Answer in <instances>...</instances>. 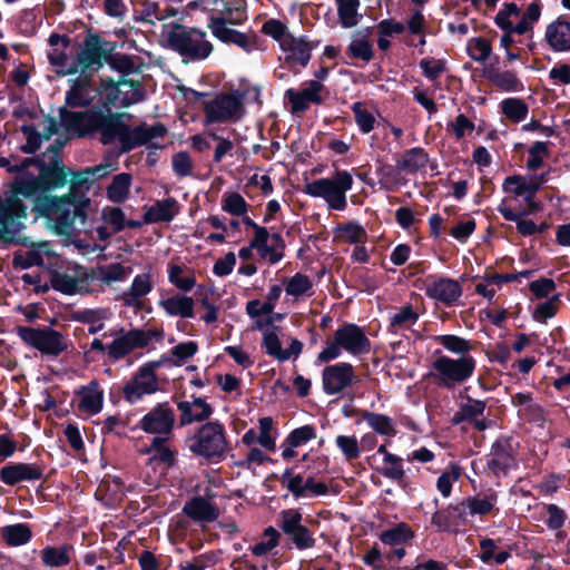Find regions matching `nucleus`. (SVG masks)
<instances>
[{
    "mask_svg": "<svg viewBox=\"0 0 570 570\" xmlns=\"http://www.w3.org/2000/svg\"><path fill=\"white\" fill-rule=\"evenodd\" d=\"M312 286L309 278L302 274H296L293 276L287 286L286 293L288 295L298 296L307 292Z\"/></svg>",
    "mask_w": 570,
    "mask_h": 570,
    "instance_id": "obj_60",
    "label": "nucleus"
},
{
    "mask_svg": "<svg viewBox=\"0 0 570 570\" xmlns=\"http://www.w3.org/2000/svg\"><path fill=\"white\" fill-rule=\"evenodd\" d=\"M323 89V85L317 80L309 81L308 86L299 91L288 89L286 97L292 104L293 112H301L308 108L311 102L321 104L322 98L320 91Z\"/></svg>",
    "mask_w": 570,
    "mask_h": 570,
    "instance_id": "obj_21",
    "label": "nucleus"
},
{
    "mask_svg": "<svg viewBox=\"0 0 570 570\" xmlns=\"http://www.w3.org/2000/svg\"><path fill=\"white\" fill-rule=\"evenodd\" d=\"M513 445L509 439H499L492 446V459L488 461L489 469L497 475L505 474L513 465Z\"/></svg>",
    "mask_w": 570,
    "mask_h": 570,
    "instance_id": "obj_22",
    "label": "nucleus"
},
{
    "mask_svg": "<svg viewBox=\"0 0 570 570\" xmlns=\"http://www.w3.org/2000/svg\"><path fill=\"white\" fill-rule=\"evenodd\" d=\"M352 184V176L347 171H336L333 179L322 178L308 183L306 191L314 197H323L332 208L342 210L346 206L345 193Z\"/></svg>",
    "mask_w": 570,
    "mask_h": 570,
    "instance_id": "obj_6",
    "label": "nucleus"
},
{
    "mask_svg": "<svg viewBox=\"0 0 570 570\" xmlns=\"http://www.w3.org/2000/svg\"><path fill=\"white\" fill-rule=\"evenodd\" d=\"M501 108L505 117L514 122L521 121L528 114V106L518 98L504 99L501 104Z\"/></svg>",
    "mask_w": 570,
    "mask_h": 570,
    "instance_id": "obj_46",
    "label": "nucleus"
},
{
    "mask_svg": "<svg viewBox=\"0 0 570 570\" xmlns=\"http://www.w3.org/2000/svg\"><path fill=\"white\" fill-rule=\"evenodd\" d=\"M546 38L549 45L558 51L570 49V22L556 21L548 26Z\"/></svg>",
    "mask_w": 570,
    "mask_h": 570,
    "instance_id": "obj_30",
    "label": "nucleus"
},
{
    "mask_svg": "<svg viewBox=\"0 0 570 570\" xmlns=\"http://www.w3.org/2000/svg\"><path fill=\"white\" fill-rule=\"evenodd\" d=\"M264 537L267 538L266 541L258 542L252 548L255 556H264L278 544L279 532L275 528L268 527L264 531Z\"/></svg>",
    "mask_w": 570,
    "mask_h": 570,
    "instance_id": "obj_52",
    "label": "nucleus"
},
{
    "mask_svg": "<svg viewBox=\"0 0 570 570\" xmlns=\"http://www.w3.org/2000/svg\"><path fill=\"white\" fill-rule=\"evenodd\" d=\"M151 291V283L149 275L140 274L137 275L132 282V285L128 292L122 294V301L125 305L132 306L136 308L141 307L140 298L147 295Z\"/></svg>",
    "mask_w": 570,
    "mask_h": 570,
    "instance_id": "obj_32",
    "label": "nucleus"
},
{
    "mask_svg": "<svg viewBox=\"0 0 570 570\" xmlns=\"http://www.w3.org/2000/svg\"><path fill=\"white\" fill-rule=\"evenodd\" d=\"M189 449L205 458L222 455L227 446L224 429L216 422L203 425L198 433L190 439Z\"/></svg>",
    "mask_w": 570,
    "mask_h": 570,
    "instance_id": "obj_7",
    "label": "nucleus"
},
{
    "mask_svg": "<svg viewBox=\"0 0 570 570\" xmlns=\"http://www.w3.org/2000/svg\"><path fill=\"white\" fill-rule=\"evenodd\" d=\"M335 342L352 354H362L370 351V341L361 328L355 325H345L334 335Z\"/></svg>",
    "mask_w": 570,
    "mask_h": 570,
    "instance_id": "obj_17",
    "label": "nucleus"
},
{
    "mask_svg": "<svg viewBox=\"0 0 570 570\" xmlns=\"http://www.w3.org/2000/svg\"><path fill=\"white\" fill-rule=\"evenodd\" d=\"M426 294L431 298L449 304L461 295V286L456 281L440 278L428 285Z\"/></svg>",
    "mask_w": 570,
    "mask_h": 570,
    "instance_id": "obj_26",
    "label": "nucleus"
},
{
    "mask_svg": "<svg viewBox=\"0 0 570 570\" xmlns=\"http://www.w3.org/2000/svg\"><path fill=\"white\" fill-rule=\"evenodd\" d=\"M39 158H24L19 163L11 195L0 202V234L19 233L23 227L22 218H27L28 207L22 197H33L41 191V178L38 171Z\"/></svg>",
    "mask_w": 570,
    "mask_h": 570,
    "instance_id": "obj_2",
    "label": "nucleus"
},
{
    "mask_svg": "<svg viewBox=\"0 0 570 570\" xmlns=\"http://www.w3.org/2000/svg\"><path fill=\"white\" fill-rule=\"evenodd\" d=\"M438 341L449 351L462 354V356L471 350L466 340L455 335H442L438 337Z\"/></svg>",
    "mask_w": 570,
    "mask_h": 570,
    "instance_id": "obj_54",
    "label": "nucleus"
},
{
    "mask_svg": "<svg viewBox=\"0 0 570 570\" xmlns=\"http://www.w3.org/2000/svg\"><path fill=\"white\" fill-rule=\"evenodd\" d=\"M244 95L239 92L220 94L205 104V114L208 122L228 121L238 119L243 114Z\"/></svg>",
    "mask_w": 570,
    "mask_h": 570,
    "instance_id": "obj_9",
    "label": "nucleus"
},
{
    "mask_svg": "<svg viewBox=\"0 0 570 570\" xmlns=\"http://www.w3.org/2000/svg\"><path fill=\"white\" fill-rule=\"evenodd\" d=\"M269 242L265 245V248L263 247L259 250V254L263 258L275 264L283 257L285 245L279 234H273Z\"/></svg>",
    "mask_w": 570,
    "mask_h": 570,
    "instance_id": "obj_47",
    "label": "nucleus"
},
{
    "mask_svg": "<svg viewBox=\"0 0 570 570\" xmlns=\"http://www.w3.org/2000/svg\"><path fill=\"white\" fill-rule=\"evenodd\" d=\"M468 522V512L465 508L459 503L448 510L438 511L432 517V523L440 530H450Z\"/></svg>",
    "mask_w": 570,
    "mask_h": 570,
    "instance_id": "obj_28",
    "label": "nucleus"
},
{
    "mask_svg": "<svg viewBox=\"0 0 570 570\" xmlns=\"http://www.w3.org/2000/svg\"><path fill=\"white\" fill-rule=\"evenodd\" d=\"M90 205L91 199L86 195H77L69 190L66 195L60 196L59 206L56 208L52 217L57 234L70 235L77 219L83 225Z\"/></svg>",
    "mask_w": 570,
    "mask_h": 570,
    "instance_id": "obj_5",
    "label": "nucleus"
},
{
    "mask_svg": "<svg viewBox=\"0 0 570 570\" xmlns=\"http://www.w3.org/2000/svg\"><path fill=\"white\" fill-rule=\"evenodd\" d=\"M178 204L174 198L158 200L145 213L144 222H169L178 213Z\"/></svg>",
    "mask_w": 570,
    "mask_h": 570,
    "instance_id": "obj_31",
    "label": "nucleus"
},
{
    "mask_svg": "<svg viewBox=\"0 0 570 570\" xmlns=\"http://www.w3.org/2000/svg\"><path fill=\"white\" fill-rule=\"evenodd\" d=\"M462 507L465 508L468 515L485 514L489 513L493 505L487 499L469 498L461 502Z\"/></svg>",
    "mask_w": 570,
    "mask_h": 570,
    "instance_id": "obj_56",
    "label": "nucleus"
},
{
    "mask_svg": "<svg viewBox=\"0 0 570 570\" xmlns=\"http://www.w3.org/2000/svg\"><path fill=\"white\" fill-rule=\"evenodd\" d=\"M80 402L78 409L81 412H86L88 414H96L102 407V392L98 389V384L96 382L90 383L89 386L83 387L80 392Z\"/></svg>",
    "mask_w": 570,
    "mask_h": 570,
    "instance_id": "obj_33",
    "label": "nucleus"
},
{
    "mask_svg": "<svg viewBox=\"0 0 570 570\" xmlns=\"http://www.w3.org/2000/svg\"><path fill=\"white\" fill-rule=\"evenodd\" d=\"M487 77L494 86L505 91L517 89L520 83L515 73L508 70L502 71L500 69L491 68L487 70Z\"/></svg>",
    "mask_w": 570,
    "mask_h": 570,
    "instance_id": "obj_43",
    "label": "nucleus"
},
{
    "mask_svg": "<svg viewBox=\"0 0 570 570\" xmlns=\"http://www.w3.org/2000/svg\"><path fill=\"white\" fill-rule=\"evenodd\" d=\"M29 198L32 200L31 210L35 213L36 218L48 217L52 219L55 210L60 203L59 196L47 195L43 194V191H39L36 196Z\"/></svg>",
    "mask_w": 570,
    "mask_h": 570,
    "instance_id": "obj_34",
    "label": "nucleus"
},
{
    "mask_svg": "<svg viewBox=\"0 0 570 570\" xmlns=\"http://www.w3.org/2000/svg\"><path fill=\"white\" fill-rule=\"evenodd\" d=\"M175 423L174 411L167 404H158L140 421V428L153 434H168Z\"/></svg>",
    "mask_w": 570,
    "mask_h": 570,
    "instance_id": "obj_15",
    "label": "nucleus"
},
{
    "mask_svg": "<svg viewBox=\"0 0 570 570\" xmlns=\"http://www.w3.org/2000/svg\"><path fill=\"white\" fill-rule=\"evenodd\" d=\"M311 49L312 47L306 41L296 39L293 36L286 37L285 40H283V50L291 52L287 59L297 61L302 66L307 65L311 58Z\"/></svg>",
    "mask_w": 570,
    "mask_h": 570,
    "instance_id": "obj_36",
    "label": "nucleus"
},
{
    "mask_svg": "<svg viewBox=\"0 0 570 570\" xmlns=\"http://www.w3.org/2000/svg\"><path fill=\"white\" fill-rule=\"evenodd\" d=\"M96 97V90L90 86L88 78H78L72 81L70 90L66 95V109L86 108Z\"/></svg>",
    "mask_w": 570,
    "mask_h": 570,
    "instance_id": "obj_23",
    "label": "nucleus"
},
{
    "mask_svg": "<svg viewBox=\"0 0 570 570\" xmlns=\"http://www.w3.org/2000/svg\"><path fill=\"white\" fill-rule=\"evenodd\" d=\"M340 22L344 28H353L358 23L360 0H335Z\"/></svg>",
    "mask_w": 570,
    "mask_h": 570,
    "instance_id": "obj_40",
    "label": "nucleus"
},
{
    "mask_svg": "<svg viewBox=\"0 0 570 570\" xmlns=\"http://www.w3.org/2000/svg\"><path fill=\"white\" fill-rule=\"evenodd\" d=\"M157 379L150 367H141L135 377L124 387V394L127 401L136 402L145 394L156 392Z\"/></svg>",
    "mask_w": 570,
    "mask_h": 570,
    "instance_id": "obj_16",
    "label": "nucleus"
},
{
    "mask_svg": "<svg viewBox=\"0 0 570 570\" xmlns=\"http://www.w3.org/2000/svg\"><path fill=\"white\" fill-rule=\"evenodd\" d=\"M336 444L344 453L347 460H354L360 455V448L356 438L338 435L336 438Z\"/></svg>",
    "mask_w": 570,
    "mask_h": 570,
    "instance_id": "obj_58",
    "label": "nucleus"
},
{
    "mask_svg": "<svg viewBox=\"0 0 570 570\" xmlns=\"http://www.w3.org/2000/svg\"><path fill=\"white\" fill-rule=\"evenodd\" d=\"M355 120L364 132H370L375 122V118L371 112L365 110L361 104H355L353 107Z\"/></svg>",
    "mask_w": 570,
    "mask_h": 570,
    "instance_id": "obj_63",
    "label": "nucleus"
},
{
    "mask_svg": "<svg viewBox=\"0 0 570 570\" xmlns=\"http://www.w3.org/2000/svg\"><path fill=\"white\" fill-rule=\"evenodd\" d=\"M176 10L170 7H160L159 3L146 1L139 11L142 21L155 24L169 16H175Z\"/></svg>",
    "mask_w": 570,
    "mask_h": 570,
    "instance_id": "obj_41",
    "label": "nucleus"
},
{
    "mask_svg": "<svg viewBox=\"0 0 570 570\" xmlns=\"http://www.w3.org/2000/svg\"><path fill=\"white\" fill-rule=\"evenodd\" d=\"M429 161L428 155L421 148H413L404 153L396 163V169L404 173H415Z\"/></svg>",
    "mask_w": 570,
    "mask_h": 570,
    "instance_id": "obj_35",
    "label": "nucleus"
},
{
    "mask_svg": "<svg viewBox=\"0 0 570 570\" xmlns=\"http://www.w3.org/2000/svg\"><path fill=\"white\" fill-rule=\"evenodd\" d=\"M164 38L168 47L177 51L184 60H203L213 51L206 32L184 24H169L164 31Z\"/></svg>",
    "mask_w": 570,
    "mask_h": 570,
    "instance_id": "obj_3",
    "label": "nucleus"
},
{
    "mask_svg": "<svg viewBox=\"0 0 570 570\" xmlns=\"http://www.w3.org/2000/svg\"><path fill=\"white\" fill-rule=\"evenodd\" d=\"M104 55L105 51L101 48L100 38L95 35L87 36L77 53L78 71L85 72L90 68H100Z\"/></svg>",
    "mask_w": 570,
    "mask_h": 570,
    "instance_id": "obj_18",
    "label": "nucleus"
},
{
    "mask_svg": "<svg viewBox=\"0 0 570 570\" xmlns=\"http://www.w3.org/2000/svg\"><path fill=\"white\" fill-rule=\"evenodd\" d=\"M1 480L7 484H16L21 481L39 480L42 476L41 469L35 464L18 463L1 469Z\"/></svg>",
    "mask_w": 570,
    "mask_h": 570,
    "instance_id": "obj_25",
    "label": "nucleus"
},
{
    "mask_svg": "<svg viewBox=\"0 0 570 570\" xmlns=\"http://www.w3.org/2000/svg\"><path fill=\"white\" fill-rule=\"evenodd\" d=\"M112 170H115V167L107 161L71 173L69 190L77 195H85L95 181L107 177Z\"/></svg>",
    "mask_w": 570,
    "mask_h": 570,
    "instance_id": "obj_14",
    "label": "nucleus"
},
{
    "mask_svg": "<svg viewBox=\"0 0 570 570\" xmlns=\"http://www.w3.org/2000/svg\"><path fill=\"white\" fill-rule=\"evenodd\" d=\"M1 535L9 546H21L30 540L31 530L23 523L7 525L1 529Z\"/></svg>",
    "mask_w": 570,
    "mask_h": 570,
    "instance_id": "obj_42",
    "label": "nucleus"
},
{
    "mask_svg": "<svg viewBox=\"0 0 570 570\" xmlns=\"http://www.w3.org/2000/svg\"><path fill=\"white\" fill-rule=\"evenodd\" d=\"M59 115L62 125L69 130L77 132L81 137L98 132L100 134L99 140L104 145L118 140L122 151H129L149 144L154 139L164 137L167 132L161 124L153 126L141 124L130 128L125 122V118H130L128 114H105L98 110L71 111L60 108Z\"/></svg>",
    "mask_w": 570,
    "mask_h": 570,
    "instance_id": "obj_1",
    "label": "nucleus"
},
{
    "mask_svg": "<svg viewBox=\"0 0 570 570\" xmlns=\"http://www.w3.org/2000/svg\"><path fill=\"white\" fill-rule=\"evenodd\" d=\"M184 513L196 521L212 522L218 518V509L203 497H196L187 502Z\"/></svg>",
    "mask_w": 570,
    "mask_h": 570,
    "instance_id": "obj_27",
    "label": "nucleus"
},
{
    "mask_svg": "<svg viewBox=\"0 0 570 570\" xmlns=\"http://www.w3.org/2000/svg\"><path fill=\"white\" fill-rule=\"evenodd\" d=\"M178 410L181 412L180 423L183 425L194 421H204L212 414L210 405L199 397L193 402H179Z\"/></svg>",
    "mask_w": 570,
    "mask_h": 570,
    "instance_id": "obj_29",
    "label": "nucleus"
},
{
    "mask_svg": "<svg viewBox=\"0 0 570 570\" xmlns=\"http://www.w3.org/2000/svg\"><path fill=\"white\" fill-rule=\"evenodd\" d=\"M131 185V176L122 173L112 178L111 184L107 187V196L112 203H122L128 198L129 187Z\"/></svg>",
    "mask_w": 570,
    "mask_h": 570,
    "instance_id": "obj_38",
    "label": "nucleus"
},
{
    "mask_svg": "<svg viewBox=\"0 0 570 570\" xmlns=\"http://www.w3.org/2000/svg\"><path fill=\"white\" fill-rule=\"evenodd\" d=\"M48 59L50 63L56 68L58 76L73 75L78 72V65L76 59H71L65 49H52L48 53Z\"/></svg>",
    "mask_w": 570,
    "mask_h": 570,
    "instance_id": "obj_37",
    "label": "nucleus"
},
{
    "mask_svg": "<svg viewBox=\"0 0 570 570\" xmlns=\"http://www.w3.org/2000/svg\"><path fill=\"white\" fill-rule=\"evenodd\" d=\"M145 94L139 80H128L122 76L117 83L109 89L107 100L119 107H128L144 99Z\"/></svg>",
    "mask_w": 570,
    "mask_h": 570,
    "instance_id": "obj_12",
    "label": "nucleus"
},
{
    "mask_svg": "<svg viewBox=\"0 0 570 570\" xmlns=\"http://www.w3.org/2000/svg\"><path fill=\"white\" fill-rule=\"evenodd\" d=\"M171 164L174 171L180 177L190 175L194 167L193 160L186 151L175 154L173 156Z\"/></svg>",
    "mask_w": 570,
    "mask_h": 570,
    "instance_id": "obj_55",
    "label": "nucleus"
},
{
    "mask_svg": "<svg viewBox=\"0 0 570 570\" xmlns=\"http://www.w3.org/2000/svg\"><path fill=\"white\" fill-rule=\"evenodd\" d=\"M101 218L115 233H119L125 227V214L119 207L104 208Z\"/></svg>",
    "mask_w": 570,
    "mask_h": 570,
    "instance_id": "obj_51",
    "label": "nucleus"
},
{
    "mask_svg": "<svg viewBox=\"0 0 570 570\" xmlns=\"http://www.w3.org/2000/svg\"><path fill=\"white\" fill-rule=\"evenodd\" d=\"M160 305L170 315H178L181 317H191L194 301L186 296H173L160 302Z\"/></svg>",
    "mask_w": 570,
    "mask_h": 570,
    "instance_id": "obj_39",
    "label": "nucleus"
},
{
    "mask_svg": "<svg viewBox=\"0 0 570 570\" xmlns=\"http://www.w3.org/2000/svg\"><path fill=\"white\" fill-rule=\"evenodd\" d=\"M263 346L265 347L267 354L281 361L283 348L278 336L274 332H264Z\"/></svg>",
    "mask_w": 570,
    "mask_h": 570,
    "instance_id": "obj_64",
    "label": "nucleus"
},
{
    "mask_svg": "<svg viewBox=\"0 0 570 570\" xmlns=\"http://www.w3.org/2000/svg\"><path fill=\"white\" fill-rule=\"evenodd\" d=\"M223 209L234 216H240L246 213L247 204L242 195L232 193L225 196Z\"/></svg>",
    "mask_w": 570,
    "mask_h": 570,
    "instance_id": "obj_53",
    "label": "nucleus"
},
{
    "mask_svg": "<svg viewBox=\"0 0 570 570\" xmlns=\"http://www.w3.org/2000/svg\"><path fill=\"white\" fill-rule=\"evenodd\" d=\"M80 281L67 274H57L52 279L53 288L65 293L73 294L79 288Z\"/></svg>",
    "mask_w": 570,
    "mask_h": 570,
    "instance_id": "obj_57",
    "label": "nucleus"
},
{
    "mask_svg": "<svg viewBox=\"0 0 570 570\" xmlns=\"http://www.w3.org/2000/svg\"><path fill=\"white\" fill-rule=\"evenodd\" d=\"M355 380L351 364L340 363L326 366L323 371V386L327 394H337L351 386Z\"/></svg>",
    "mask_w": 570,
    "mask_h": 570,
    "instance_id": "obj_13",
    "label": "nucleus"
},
{
    "mask_svg": "<svg viewBox=\"0 0 570 570\" xmlns=\"http://www.w3.org/2000/svg\"><path fill=\"white\" fill-rule=\"evenodd\" d=\"M263 31L266 35H269L273 38H275L276 40H278L282 48H283V40H285L286 37H292V35H289L286 31L285 24H283L278 20H274V19L268 20L264 23Z\"/></svg>",
    "mask_w": 570,
    "mask_h": 570,
    "instance_id": "obj_62",
    "label": "nucleus"
},
{
    "mask_svg": "<svg viewBox=\"0 0 570 570\" xmlns=\"http://www.w3.org/2000/svg\"><path fill=\"white\" fill-rule=\"evenodd\" d=\"M130 273V268H126L121 264H110L99 266L95 272V277L105 284L124 279Z\"/></svg>",
    "mask_w": 570,
    "mask_h": 570,
    "instance_id": "obj_44",
    "label": "nucleus"
},
{
    "mask_svg": "<svg viewBox=\"0 0 570 570\" xmlns=\"http://www.w3.org/2000/svg\"><path fill=\"white\" fill-rule=\"evenodd\" d=\"M147 346V334L142 330H131L119 337L108 346L107 352L110 358L119 360L129 354L135 348Z\"/></svg>",
    "mask_w": 570,
    "mask_h": 570,
    "instance_id": "obj_19",
    "label": "nucleus"
},
{
    "mask_svg": "<svg viewBox=\"0 0 570 570\" xmlns=\"http://www.w3.org/2000/svg\"><path fill=\"white\" fill-rule=\"evenodd\" d=\"M58 131V124L55 118H46L41 124V130H38L32 125H24L21 127V132L26 136L27 144L21 147V150L27 154H35L41 145L42 140H49Z\"/></svg>",
    "mask_w": 570,
    "mask_h": 570,
    "instance_id": "obj_20",
    "label": "nucleus"
},
{
    "mask_svg": "<svg viewBox=\"0 0 570 570\" xmlns=\"http://www.w3.org/2000/svg\"><path fill=\"white\" fill-rule=\"evenodd\" d=\"M166 441L167 440L165 438L156 436L153 439V443L145 450H141V452H144V453L155 452L151 460L158 459L161 462L173 463L174 454L166 446Z\"/></svg>",
    "mask_w": 570,
    "mask_h": 570,
    "instance_id": "obj_49",
    "label": "nucleus"
},
{
    "mask_svg": "<svg viewBox=\"0 0 570 570\" xmlns=\"http://www.w3.org/2000/svg\"><path fill=\"white\" fill-rule=\"evenodd\" d=\"M419 315L412 309L411 306L402 308L396 313L391 321V330L396 332L400 328H407L417 321Z\"/></svg>",
    "mask_w": 570,
    "mask_h": 570,
    "instance_id": "obj_50",
    "label": "nucleus"
},
{
    "mask_svg": "<svg viewBox=\"0 0 570 570\" xmlns=\"http://www.w3.org/2000/svg\"><path fill=\"white\" fill-rule=\"evenodd\" d=\"M41 559L48 567H62L70 562L67 547H47L41 552Z\"/></svg>",
    "mask_w": 570,
    "mask_h": 570,
    "instance_id": "obj_45",
    "label": "nucleus"
},
{
    "mask_svg": "<svg viewBox=\"0 0 570 570\" xmlns=\"http://www.w3.org/2000/svg\"><path fill=\"white\" fill-rule=\"evenodd\" d=\"M38 171L41 178V191L63 187L68 176L71 175L60 156H53V159L39 158Z\"/></svg>",
    "mask_w": 570,
    "mask_h": 570,
    "instance_id": "obj_11",
    "label": "nucleus"
},
{
    "mask_svg": "<svg viewBox=\"0 0 570 570\" xmlns=\"http://www.w3.org/2000/svg\"><path fill=\"white\" fill-rule=\"evenodd\" d=\"M228 22L232 21L227 17H212L209 27L214 36L224 42H232L243 49H248L250 45L249 37L229 28Z\"/></svg>",
    "mask_w": 570,
    "mask_h": 570,
    "instance_id": "obj_24",
    "label": "nucleus"
},
{
    "mask_svg": "<svg viewBox=\"0 0 570 570\" xmlns=\"http://www.w3.org/2000/svg\"><path fill=\"white\" fill-rule=\"evenodd\" d=\"M18 334L24 343L48 355L57 356L68 347L62 335L50 327L20 326L18 327Z\"/></svg>",
    "mask_w": 570,
    "mask_h": 570,
    "instance_id": "obj_8",
    "label": "nucleus"
},
{
    "mask_svg": "<svg viewBox=\"0 0 570 570\" xmlns=\"http://www.w3.org/2000/svg\"><path fill=\"white\" fill-rule=\"evenodd\" d=\"M471 57L475 61H485L491 55V45L484 38H475L472 40Z\"/></svg>",
    "mask_w": 570,
    "mask_h": 570,
    "instance_id": "obj_61",
    "label": "nucleus"
},
{
    "mask_svg": "<svg viewBox=\"0 0 570 570\" xmlns=\"http://www.w3.org/2000/svg\"><path fill=\"white\" fill-rule=\"evenodd\" d=\"M281 529L287 534L296 548L309 549L314 546L315 539L309 530L302 524V514L295 510H285L281 513Z\"/></svg>",
    "mask_w": 570,
    "mask_h": 570,
    "instance_id": "obj_10",
    "label": "nucleus"
},
{
    "mask_svg": "<svg viewBox=\"0 0 570 570\" xmlns=\"http://www.w3.org/2000/svg\"><path fill=\"white\" fill-rule=\"evenodd\" d=\"M541 183H542L541 179L540 180L530 179L529 181L521 179V183L513 189V191L519 196L528 194L527 200L530 202L531 212H533L538 208V205L535 203L531 202V198L537 193V190L540 188Z\"/></svg>",
    "mask_w": 570,
    "mask_h": 570,
    "instance_id": "obj_59",
    "label": "nucleus"
},
{
    "mask_svg": "<svg viewBox=\"0 0 570 570\" xmlns=\"http://www.w3.org/2000/svg\"><path fill=\"white\" fill-rule=\"evenodd\" d=\"M361 416L377 433H381V434L393 433V426H392L391 420L386 415L363 411L361 413Z\"/></svg>",
    "mask_w": 570,
    "mask_h": 570,
    "instance_id": "obj_48",
    "label": "nucleus"
},
{
    "mask_svg": "<svg viewBox=\"0 0 570 570\" xmlns=\"http://www.w3.org/2000/svg\"><path fill=\"white\" fill-rule=\"evenodd\" d=\"M432 366L433 371L430 372L429 376L442 387L454 389L472 376L475 361L469 355L459 358L440 356L433 362Z\"/></svg>",
    "mask_w": 570,
    "mask_h": 570,
    "instance_id": "obj_4",
    "label": "nucleus"
}]
</instances>
